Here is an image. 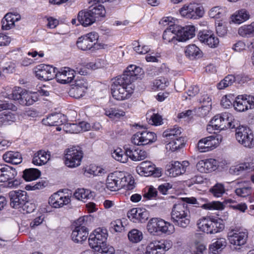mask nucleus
Returning <instances> with one entry per match:
<instances>
[{"label":"nucleus","instance_id":"obj_1","mask_svg":"<svg viewBox=\"0 0 254 254\" xmlns=\"http://www.w3.org/2000/svg\"><path fill=\"white\" fill-rule=\"evenodd\" d=\"M142 72V69L135 65H129L124 73L115 79L111 85V93L117 100L129 99L133 93L134 86L132 83Z\"/></svg>","mask_w":254,"mask_h":254},{"label":"nucleus","instance_id":"obj_2","mask_svg":"<svg viewBox=\"0 0 254 254\" xmlns=\"http://www.w3.org/2000/svg\"><path fill=\"white\" fill-rule=\"evenodd\" d=\"M134 181L129 175H126L123 172L116 171L109 174L106 180L107 188L112 191L122 188L131 190L134 188Z\"/></svg>","mask_w":254,"mask_h":254},{"label":"nucleus","instance_id":"obj_3","mask_svg":"<svg viewBox=\"0 0 254 254\" xmlns=\"http://www.w3.org/2000/svg\"><path fill=\"white\" fill-rule=\"evenodd\" d=\"M171 215L173 222L178 227L185 228L190 224V212L184 202L174 204Z\"/></svg>","mask_w":254,"mask_h":254},{"label":"nucleus","instance_id":"obj_4","mask_svg":"<svg viewBox=\"0 0 254 254\" xmlns=\"http://www.w3.org/2000/svg\"><path fill=\"white\" fill-rule=\"evenodd\" d=\"M198 229L207 234H215L222 232L225 227L222 219L213 217H202L197 221Z\"/></svg>","mask_w":254,"mask_h":254},{"label":"nucleus","instance_id":"obj_5","mask_svg":"<svg viewBox=\"0 0 254 254\" xmlns=\"http://www.w3.org/2000/svg\"><path fill=\"white\" fill-rule=\"evenodd\" d=\"M147 229L152 235L159 233L171 235L175 232L173 224L158 218H151L148 222Z\"/></svg>","mask_w":254,"mask_h":254},{"label":"nucleus","instance_id":"obj_6","mask_svg":"<svg viewBox=\"0 0 254 254\" xmlns=\"http://www.w3.org/2000/svg\"><path fill=\"white\" fill-rule=\"evenodd\" d=\"M227 236L229 243L233 246V249L239 251L247 243L248 231L245 228L236 227L229 230Z\"/></svg>","mask_w":254,"mask_h":254},{"label":"nucleus","instance_id":"obj_7","mask_svg":"<svg viewBox=\"0 0 254 254\" xmlns=\"http://www.w3.org/2000/svg\"><path fill=\"white\" fill-rule=\"evenodd\" d=\"M235 136L238 142L244 147L250 149L254 147V135L249 127L239 126L236 129Z\"/></svg>","mask_w":254,"mask_h":254},{"label":"nucleus","instance_id":"obj_8","mask_svg":"<svg viewBox=\"0 0 254 254\" xmlns=\"http://www.w3.org/2000/svg\"><path fill=\"white\" fill-rule=\"evenodd\" d=\"M108 236L107 230L104 228H97L89 235L88 239L90 247L94 250H99V246L106 244Z\"/></svg>","mask_w":254,"mask_h":254},{"label":"nucleus","instance_id":"obj_9","mask_svg":"<svg viewBox=\"0 0 254 254\" xmlns=\"http://www.w3.org/2000/svg\"><path fill=\"white\" fill-rule=\"evenodd\" d=\"M83 152L79 147H72L66 150L64 155L65 165L69 168H75L80 165Z\"/></svg>","mask_w":254,"mask_h":254},{"label":"nucleus","instance_id":"obj_10","mask_svg":"<svg viewBox=\"0 0 254 254\" xmlns=\"http://www.w3.org/2000/svg\"><path fill=\"white\" fill-rule=\"evenodd\" d=\"M221 135H211L199 140L197 148L200 152H205L216 148L222 141Z\"/></svg>","mask_w":254,"mask_h":254},{"label":"nucleus","instance_id":"obj_11","mask_svg":"<svg viewBox=\"0 0 254 254\" xmlns=\"http://www.w3.org/2000/svg\"><path fill=\"white\" fill-rule=\"evenodd\" d=\"M172 19L173 18L171 17H167L162 20L160 23L164 25H169V27L164 32L163 39L169 43L177 44V42H179L178 35H177L178 32L176 30L177 28H176V25L173 23Z\"/></svg>","mask_w":254,"mask_h":254},{"label":"nucleus","instance_id":"obj_12","mask_svg":"<svg viewBox=\"0 0 254 254\" xmlns=\"http://www.w3.org/2000/svg\"><path fill=\"white\" fill-rule=\"evenodd\" d=\"M170 241L166 240H154L146 247L147 254H165L171 248Z\"/></svg>","mask_w":254,"mask_h":254},{"label":"nucleus","instance_id":"obj_13","mask_svg":"<svg viewBox=\"0 0 254 254\" xmlns=\"http://www.w3.org/2000/svg\"><path fill=\"white\" fill-rule=\"evenodd\" d=\"M56 70L57 68L50 65L41 64L35 67V72L39 79L47 81L55 78Z\"/></svg>","mask_w":254,"mask_h":254},{"label":"nucleus","instance_id":"obj_14","mask_svg":"<svg viewBox=\"0 0 254 254\" xmlns=\"http://www.w3.org/2000/svg\"><path fill=\"white\" fill-rule=\"evenodd\" d=\"M84 223V217L79 218L77 222L78 225L76 226L72 231L71 237L72 241L75 243H81L87 239L88 235V230L85 226L83 225Z\"/></svg>","mask_w":254,"mask_h":254},{"label":"nucleus","instance_id":"obj_15","mask_svg":"<svg viewBox=\"0 0 254 254\" xmlns=\"http://www.w3.org/2000/svg\"><path fill=\"white\" fill-rule=\"evenodd\" d=\"M156 139L155 133L145 130L134 134L131 138V141L135 145H145L155 141Z\"/></svg>","mask_w":254,"mask_h":254},{"label":"nucleus","instance_id":"obj_16","mask_svg":"<svg viewBox=\"0 0 254 254\" xmlns=\"http://www.w3.org/2000/svg\"><path fill=\"white\" fill-rule=\"evenodd\" d=\"M99 36L97 33L92 32L84 35L78 39L76 45L79 49L85 51L90 50L95 45V42L98 40Z\"/></svg>","mask_w":254,"mask_h":254},{"label":"nucleus","instance_id":"obj_17","mask_svg":"<svg viewBox=\"0 0 254 254\" xmlns=\"http://www.w3.org/2000/svg\"><path fill=\"white\" fill-rule=\"evenodd\" d=\"M235 109L239 112H244L254 107V97L247 95L238 96L234 102Z\"/></svg>","mask_w":254,"mask_h":254},{"label":"nucleus","instance_id":"obj_18","mask_svg":"<svg viewBox=\"0 0 254 254\" xmlns=\"http://www.w3.org/2000/svg\"><path fill=\"white\" fill-rule=\"evenodd\" d=\"M8 195L10 198V205L14 208H21L26 202L27 198V192L25 191L18 190L11 191Z\"/></svg>","mask_w":254,"mask_h":254},{"label":"nucleus","instance_id":"obj_19","mask_svg":"<svg viewBox=\"0 0 254 254\" xmlns=\"http://www.w3.org/2000/svg\"><path fill=\"white\" fill-rule=\"evenodd\" d=\"M17 173L15 169L8 166H0V183L8 182V185L14 186L18 182L14 180Z\"/></svg>","mask_w":254,"mask_h":254},{"label":"nucleus","instance_id":"obj_20","mask_svg":"<svg viewBox=\"0 0 254 254\" xmlns=\"http://www.w3.org/2000/svg\"><path fill=\"white\" fill-rule=\"evenodd\" d=\"M138 173L144 176H153L155 177H159L161 176V169L155 168V165L149 161L141 162L137 168Z\"/></svg>","mask_w":254,"mask_h":254},{"label":"nucleus","instance_id":"obj_21","mask_svg":"<svg viewBox=\"0 0 254 254\" xmlns=\"http://www.w3.org/2000/svg\"><path fill=\"white\" fill-rule=\"evenodd\" d=\"M198 36L200 42L210 48H216L219 44V39L214 35L212 31L203 30L200 31Z\"/></svg>","mask_w":254,"mask_h":254},{"label":"nucleus","instance_id":"obj_22","mask_svg":"<svg viewBox=\"0 0 254 254\" xmlns=\"http://www.w3.org/2000/svg\"><path fill=\"white\" fill-rule=\"evenodd\" d=\"M127 216L134 223H144L149 217V212L143 208H133L128 211Z\"/></svg>","mask_w":254,"mask_h":254},{"label":"nucleus","instance_id":"obj_23","mask_svg":"<svg viewBox=\"0 0 254 254\" xmlns=\"http://www.w3.org/2000/svg\"><path fill=\"white\" fill-rule=\"evenodd\" d=\"M70 197L68 195H65L63 192L58 191L51 195L49 203L54 208H60L69 204L71 201Z\"/></svg>","mask_w":254,"mask_h":254},{"label":"nucleus","instance_id":"obj_24","mask_svg":"<svg viewBox=\"0 0 254 254\" xmlns=\"http://www.w3.org/2000/svg\"><path fill=\"white\" fill-rule=\"evenodd\" d=\"M75 76L74 70L68 67H64L61 68L59 70L57 69L55 77L57 81L62 84H66L71 82Z\"/></svg>","mask_w":254,"mask_h":254},{"label":"nucleus","instance_id":"obj_25","mask_svg":"<svg viewBox=\"0 0 254 254\" xmlns=\"http://www.w3.org/2000/svg\"><path fill=\"white\" fill-rule=\"evenodd\" d=\"M88 87V83L83 79H78L75 81V84L69 89L68 94L70 96L78 99L82 97Z\"/></svg>","mask_w":254,"mask_h":254},{"label":"nucleus","instance_id":"obj_26","mask_svg":"<svg viewBox=\"0 0 254 254\" xmlns=\"http://www.w3.org/2000/svg\"><path fill=\"white\" fill-rule=\"evenodd\" d=\"M176 28L179 42H184L191 39L195 35V28L194 26L188 25L182 27L176 25Z\"/></svg>","mask_w":254,"mask_h":254},{"label":"nucleus","instance_id":"obj_27","mask_svg":"<svg viewBox=\"0 0 254 254\" xmlns=\"http://www.w3.org/2000/svg\"><path fill=\"white\" fill-rule=\"evenodd\" d=\"M77 19L78 22L84 27H88L94 23L97 19L88 8L78 12Z\"/></svg>","mask_w":254,"mask_h":254},{"label":"nucleus","instance_id":"obj_28","mask_svg":"<svg viewBox=\"0 0 254 254\" xmlns=\"http://www.w3.org/2000/svg\"><path fill=\"white\" fill-rule=\"evenodd\" d=\"M218 166V162L212 158L200 160L196 164V168L199 171L206 173L215 170Z\"/></svg>","mask_w":254,"mask_h":254},{"label":"nucleus","instance_id":"obj_29","mask_svg":"<svg viewBox=\"0 0 254 254\" xmlns=\"http://www.w3.org/2000/svg\"><path fill=\"white\" fill-rule=\"evenodd\" d=\"M189 165V163L187 161H183L182 163L178 161L174 162L172 164L171 167L168 169L169 175L171 177H175L185 173Z\"/></svg>","mask_w":254,"mask_h":254},{"label":"nucleus","instance_id":"obj_30","mask_svg":"<svg viewBox=\"0 0 254 254\" xmlns=\"http://www.w3.org/2000/svg\"><path fill=\"white\" fill-rule=\"evenodd\" d=\"M125 149L126 150L128 157L134 161L144 160L147 156V153L145 151L139 149L138 148L127 147Z\"/></svg>","mask_w":254,"mask_h":254},{"label":"nucleus","instance_id":"obj_31","mask_svg":"<svg viewBox=\"0 0 254 254\" xmlns=\"http://www.w3.org/2000/svg\"><path fill=\"white\" fill-rule=\"evenodd\" d=\"M89 3L91 4L88 9L97 19L104 17L106 15V10L104 6L98 2L97 0H90Z\"/></svg>","mask_w":254,"mask_h":254},{"label":"nucleus","instance_id":"obj_32","mask_svg":"<svg viewBox=\"0 0 254 254\" xmlns=\"http://www.w3.org/2000/svg\"><path fill=\"white\" fill-rule=\"evenodd\" d=\"M209 245V254H219L227 246L226 240L224 238H217Z\"/></svg>","mask_w":254,"mask_h":254},{"label":"nucleus","instance_id":"obj_33","mask_svg":"<svg viewBox=\"0 0 254 254\" xmlns=\"http://www.w3.org/2000/svg\"><path fill=\"white\" fill-rule=\"evenodd\" d=\"M250 18L249 12L244 8L237 10L231 16V21L238 24H240L246 21Z\"/></svg>","mask_w":254,"mask_h":254},{"label":"nucleus","instance_id":"obj_34","mask_svg":"<svg viewBox=\"0 0 254 254\" xmlns=\"http://www.w3.org/2000/svg\"><path fill=\"white\" fill-rule=\"evenodd\" d=\"M236 186L235 192L238 196L246 197L249 196L252 192V188L245 182L236 183Z\"/></svg>","mask_w":254,"mask_h":254},{"label":"nucleus","instance_id":"obj_35","mask_svg":"<svg viewBox=\"0 0 254 254\" xmlns=\"http://www.w3.org/2000/svg\"><path fill=\"white\" fill-rule=\"evenodd\" d=\"M3 160L7 163L17 165L22 162V158L18 152L8 151L3 155Z\"/></svg>","mask_w":254,"mask_h":254},{"label":"nucleus","instance_id":"obj_36","mask_svg":"<svg viewBox=\"0 0 254 254\" xmlns=\"http://www.w3.org/2000/svg\"><path fill=\"white\" fill-rule=\"evenodd\" d=\"M50 158V154L48 152L40 150L34 154L32 162L36 165H43L48 161Z\"/></svg>","mask_w":254,"mask_h":254},{"label":"nucleus","instance_id":"obj_37","mask_svg":"<svg viewBox=\"0 0 254 254\" xmlns=\"http://www.w3.org/2000/svg\"><path fill=\"white\" fill-rule=\"evenodd\" d=\"M185 55L190 60L199 58L202 56V52L195 45H190L186 47Z\"/></svg>","mask_w":254,"mask_h":254},{"label":"nucleus","instance_id":"obj_38","mask_svg":"<svg viewBox=\"0 0 254 254\" xmlns=\"http://www.w3.org/2000/svg\"><path fill=\"white\" fill-rule=\"evenodd\" d=\"M37 94L31 93L24 90L23 97L20 100V104L25 106H30L38 100Z\"/></svg>","mask_w":254,"mask_h":254},{"label":"nucleus","instance_id":"obj_39","mask_svg":"<svg viewBox=\"0 0 254 254\" xmlns=\"http://www.w3.org/2000/svg\"><path fill=\"white\" fill-rule=\"evenodd\" d=\"M64 116L61 114H52L46 119L42 120L43 124L49 126H58L63 124L62 118Z\"/></svg>","mask_w":254,"mask_h":254},{"label":"nucleus","instance_id":"obj_40","mask_svg":"<svg viewBox=\"0 0 254 254\" xmlns=\"http://www.w3.org/2000/svg\"><path fill=\"white\" fill-rule=\"evenodd\" d=\"M222 122L223 125L222 126L223 129L227 128H236L238 127L236 125V121L234 119L233 115L229 113L225 112L222 114Z\"/></svg>","mask_w":254,"mask_h":254},{"label":"nucleus","instance_id":"obj_41","mask_svg":"<svg viewBox=\"0 0 254 254\" xmlns=\"http://www.w3.org/2000/svg\"><path fill=\"white\" fill-rule=\"evenodd\" d=\"M238 33L240 36L246 38L254 36V21L250 24L244 25L239 27Z\"/></svg>","mask_w":254,"mask_h":254},{"label":"nucleus","instance_id":"obj_42","mask_svg":"<svg viewBox=\"0 0 254 254\" xmlns=\"http://www.w3.org/2000/svg\"><path fill=\"white\" fill-rule=\"evenodd\" d=\"M73 196L76 199L83 201L92 198L94 196L93 193L90 190L84 189H78L76 190Z\"/></svg>","mask_w":254,"mask_h":254},{"label":"nucleus","instance_id":"obj_43","mask_svg":"<svg viewBox=\"0 0 254 254\" xmlns=\"http://www.w3.org/2000/svg\"><path fill=\"white\" fill-rule=\"evenodd\" d=\"M167 144L166 148L171 150L172 151H175L180 148H182L184 145V139L182 136L176 137L172 139Z\"/></svg>","mask_w":254,"mask_h":254},{"label":"nucleus","instance_id":"obj_44","mask_svg":"<svg viewBox=\"0 0 254 254\" xmlns=\"http://www.w3.org/2000/svg\"><path fill=\"white\" fill-rule=\"evenodd\" d=\"M40 175L41 172L38 169L29 168L23 171V178L26 181H31L37 179Z\"/></svg>","mask_w":254,"mask_h":254},{"label":"nucleus","instance_id":"obj_45","mask_svg":"<svg viewBox=\"0 0 254 254\" xmlns=\"http://www.w3.org/2000/svg\"><path fill=\"white\" fill-rule=\"evenodd\" d=\"M15 121V116L10 112H4L0 114V127L10 125Z\"/></svg>","mask_w":254,"mask_h":254},{"label":"nucleus","instance_id":"obj_46","mask_svg":"<svg viewBox=\"0 0 254 254\" xmlns=\"http://www.w3.org/2000/svg\"><path fill=\"white\" fill-rule=\"evenodd\" d=\"M204 13V11L203 7L197 2H192L190 19H196L199 18L203 16Z\"/></svg>","mask_w":254,"mask_h":254},{"label":"nucleus","instance_id":"obj_47","mask_svg":"<svg viewBox=\"0 0 254 254\" xmlns=\"http://www.w3.org/2000/svg\"><path fill=\"white\" fill-rule=\"evenodd\" d=\"M181 128L178 127H174L173 128H169L165 130L163 133V136L168 139H172L181 136Z\"/></svg>","mask_w":254,"mask_h":254},{"label":"nucleus","instance_id":"obj_48","mask_svg":"<svg viewBox=\"0 0 254 254\" xmlns=\"http://www.w3.org/2000/svg\"><path fill=\"white\" fill-rule=\"evenodd\" d=\"M112 155L114 159L121 163H126L128 160V155L126 150L124 151L120 148L115 149L112 153Z\"/></svg>","mask_w":254,"mask_h":254},{"label":"nucleus","instance_id":"obj_49","mask_svg":"<svg viewBox=\"0 0 254 254\" xmlns=\"http://www.w3.org/2000/svg\"><path fill=\"white\" fill-rule=\"evenodd\" d=\"M105 115L112 119H120L122 117L125 116V112L121 110L116 108H110L106 109Z\"/></svg>","mask_w":254,"mask_h":254},{"label":"nucleus","instance_id":"obj_50","mask_svg":"<svg viewBox=\"0 0 254 254\" xmlns=\"http://www.w3.org/2000/svg\"><path fill=\"white\" fill-rule=\"evenodd\" d=\"M129 241L133 243L139 242L143 238L142 233L137 229H132L128 233Z\"/></svg>","mask_w":254,"mask_h":254},{"label":"nucleus","instance_id":"obj_51","mask_svg":"<svg viewBox=\"0 0 254 254\" xmlns=\"http://www.w3.org/2000/svg\"><path fill=\"white\" fill-rule=\"evenodd\" d=\"M235 79H236L234 75L231 74L228 75L217 84V88L219 90H222L231 86L234 82H235Z\"/></svg>","mask_w":254,"mask_h":254},{"label":"nucleus","instance_id":"obj_52","mask_svg":"<svg viewBox=\"0 0 254 254\" xmlns=\"http://www.w3.org/2000/svg\"><path fill=\"white\" fill-rule=\"evenodd\" d=\"M210 192L214 196L219 197L222 196L225 192V189L222 184L217 183L210 189Z\"/></svg>","mask_w":254,"mask_h":254},{"label":"nucleus","instance_id":"obj_53","mask_svg":"<svg viewBox=\"0 0 254 254\" xmlns=\"http://www.w3.org/2000/svg\"><path fill=\"white\" fill-rule=\"evenodd\" d=\"M169 82L167 78L160 77L153 82V87L156 89L163 90L169 85Z\"/></svg>","mask_w":254,"mask_h":254},{"label":"nucleus","instance_id":"obj_54","mask_svg":"<svg viewBox=\"0 0 254 254\" xmlns=\"http://www.w3.org/2000/svg\"><path fill=\"white\" fill-rule=\"evenodd\" d=\"M192 6V2L184 4L179 10L181 15L184 17L190 19Z\"/></svg>","mask_w":254,"mask_h":254},{"label":"nucleus","instance_id":"obj_55","mask_svg":"<svg viewBox=\"0 0 254 254\" xmlns=\"http://www.w3.org/2000/svg\"><path fill=\"white\" fill-rule=\"evenodd\" d=\"M149 113L147 114V119H148V123L152 125L159 126L162 124V118L158 114L153 113L149 118Z\"/></svg>","mask_w":254,"mask_h":254},{"label":"nucleus","instance_id":"obj_56","mask_svg":"<svg viewBox=\"0 0 254 254\" xmlns=\"http://www.w3.org/2000/svg\"><path fill=\"white\" fill-rule=\"evenodd\" d=\"M202 207L207 210H222L224 205L219 201H212L203 204Z\"/></svg>","mask_w":254,"mask_h":254},{"label":"nucleus","instance_id":"obj_57","mask_svg":"<svg viewBox=\"0 0 254 254\" xmlns=\"http://www.w3.org/2000/svg\"><path fill=\"white\" fill-rule=\"evenodd\" d=\"M222 114L215 116L211 120L210 122L211 125L215 129L223 130L222 126H223V125H222Z\"/></svg>","mask_w":254,"mask_h":254},{"label":"nucleus","instance_id":"obj_58","mask_svg":"<svg viewBox=\"0 0 254 254\" xmlns=\"http://www.w3.org/2000/svg\"><path fill=\"white\" fill-rule=\"evenodd\" d=\"M224 9L219 6L212 7L209 11L208 15L210 17L213 18H220L223 14Z\"/></svg>","mask_w":254,"mask_h":254},{"label":"nucleus","instance_id":"obj_59","mask_svg":"<svg viewBox=\"0 0 254 254\" xmlns=\"http://www.w3.org/2000/svg\"><path fill=\"white\" fill-rule=\"evenodd\" d=\"M110 229L111 231H114L115 232L121 233L125 230V227L121 220L117 219L111 223Z\"/></svg>","mask_w":254,"mask_h":254},{"label":"nucleus","instance_id":"obj_60","mask_svg":"<svg viewBox=\"0 0 254 254\" xmlns=\"http://www.w3.org/2000/svg\"><path fill=\"white\" fill-rule=\"evenodd\" d=\"M85 173L93 176H100L104 173V170L100 167L91 165L85 170Z\"/></svg>","mask_w":254,"mask_h":254},{"label":"nucleus","instance_id":"obj_61","mask_svg":"<svg viewBox=\"0 0 254 254\" xmlns=\"http://www.w3.org/2000/svg\"><path fill=\"white\" fill-rule=\"evenodd\" d=\"M233 95H228L223 97L221 100V105L225 108H228L232 105H234L235 100Z\"/></svg>","mask_w":254,"mask_h":254},{"label":"nucleus","instance_id":"obj_62","mask_svg":"<svg viewBox=\"0 0 254 254\" xmlns=\"http://www.w3.org/2000/svg\"><path fill=\"white\" fill-rule=\"evenodd\" d=\"M23 91H24V90L18 88V90L12 91V92L8 95V98L13 100L18 101L20 104V100L22 99L23 97Z\"/></svg>","mask_w":254,"mask_h":254},{"label":"nucleus","instance_id":"obj_63","mask_svg":"<svg viewBox=\"0 0 254 254\" xmlns=\"http://www.w3.org/2000/svg\"><path fill=\"white\" fill-rule=\"evenodd\" d=\"M133 46L134 50L139 54H145L149 51V49L147 46H141L137 41H134Z\"/></svg>","mask_w":254,"mask_h":254},{"label":"nucleus","instance_id":"obj_64","mask_svg":"<svg viewBox=\"0 0 254 254\" xmlns=\"http://www.w3.org/2000/svg\"><path fill=\"white\" fill-rule=\"evenodd\" d=\"M100 252L102 254H115L114 248L110 246L107 245V244L104 245L99 246V250H95Z\"/></svg>","mask_w":254,"mask_h":254}]
</instances>
